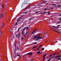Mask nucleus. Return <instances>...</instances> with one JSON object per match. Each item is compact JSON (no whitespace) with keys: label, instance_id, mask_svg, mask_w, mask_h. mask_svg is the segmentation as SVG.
<instances>
[{"label":"nucleus","instance_id":"f704fd0d","mask_svg":"<svg viewBox=\"0 0 61 61\" xmlns=\"http://www.w3.org/2000/svg\"><path fill=\"white\" fill-rule=\"evenodd\" d=\"M56 28H59V27H56Z\"/></svg>","mask_w":61,"mask_h":61},{"label":"nucleus","instance_id":"37998d69","mask_svg":"<svg viewBox=\"0 0 61 61\" xmlns=\"http://www.w3.org/2000/svg\"><path fill=\"white\" fill-rule=\"evenodd\" d=\"M36 14H37V13H38V12H36Z\"/></svg>","mask_w":61,"mask_h":61},{"label":"nucleus","instance_id":"9b49d317","mask_svg":"<svg viewBox=\"0 0 61 61\" xmlns=\"http://www.w3.org/2000/svg\"><path fill=\"white\" fill-rule=\"evenodd\" d=\"M17 56H19V57H20V55L17 54Z\"/></svg>","mask_w":61,"mask_h":61},{"label":"nucleus","instance_id":"f03ea898","mask_svg":"<svg viewBox=\"0 0 61 61\" xmlns=\"http://www.w3.org/2000/svg\"><path fill=\"white\" fill-rule=\"evenodd\" d=\"M37 29H36L35 30L33 31L31 34L32 36H33L34 35V32L35 33H36V31H37Z\"/></svg>","mask_w":61,"mask_h":61},{"label":"nucleus","instance_id":"052dcab7","mask_svg":"<svg viewBox=\"0 0 61 61\" xmlns=\"http://www.w3.org/2000/svg\"><path fill=\"white\" fill-rule=\"evenodd\" d=\"M51 9H53V8H51Z\"/></svg>","mask_w":61,"mask_h":61},{"label":"nucleus","instance_id":"338daca9","mask_svg":"<svg viewBox=\"0 0 61 61\" xmlns=\"http://www.w3.org/2000/svg\"><path fill=\"white\" fill-rule=\"evenodd\" d=\"M10 32L11 33H12V31H10Z\"/></svg>","mask_w":61,"mask_h":61},{"label":"nucleus","instance_id":"49530a36","mask_svg":"<svg viewBox=\"0 0 61 61\" xmlns=\"http://www.w3.org/2000/svg\"><path fill=\"white\" fill-rule=\"evenodd\" d=\"M20 28H19V29H18V30H19V29H20Z\"/></svg>","mask_w":61,"mask_h":61},{"label":"nucleus","instance_id":"09e8293b","mask_svg":"<svg viewBox=\"0 0 61 61\" xmlns=\"http://www.w3.org/2000/svg\"><path fill=\"white\" fill-rule=\"evenodd\" d=\"M54 58H56V59H57V58H56V57H54Z\"/></svg>","mask_w":61,"mask_h":61},{"label":"nucleus","instance_id":"4d7b16f0","mask_svg":"<svg viewBox=\"0 0 61 61\" xmlns=\"http://www.w3.org/2000/svg\"><path fill=\"white\" fill-rule=\"evenodd\" d=\"M16 37H17V35H16Z\"/></svg>","mask_w":61,"mask_h":61},{"label":"nucleus","instance_id":"5fc2aeb1","mask_svg":"<svg viewBox=\"0 0 61 61\" xmlns=\"http://www.w3.org/2000/svg\"><path fill=\"white\" fill-rule=\"evenodd\" d=\"M40 46L39 47V48H40Z\"/></svg>","mask_w":61,"mask_h":61},{"label":"nucleus","instance_id":"1a4fd4ad","mask_svg":"<svg viewBox=\"0 0 61 61\" xmlns=\"http://www.w3.org/2000/svg\"><path fill=\"white\" fill-rule=\"evenodd\" d=\"M37 54H40V51H38L37 52Z\"/></svg>","mask_w":61,"mask_h":61},{"label":"nucleus","instance_id":"2eb2a0df","mask_svg":"<svg viewBox=\"0 0 61 61\" xmlns=\"http://www.w3.org/2000/svg\"><path fill=\"white\" fill-rule=\"evenodd\" d=\"M41 50H44V48H42V49Z\"/></svg>","mask_w":61,"mask_h":61},{"label":"nucleus","instance_id":"b1692460","mask_svg":"<svg viewBox=\"0 0 61 61\" xmlns=\"http://www.w3.org/2000/svg\"><path fill=\"white\" fill-rule=\"evenodd\" d=\"M24 4H25V3H23L22 4V5H24Z\"/></svg>","mask_w":61,"mask_h":61},{"label":"nucleus","instance_id":"680f3d73","mask_svg":"<svg viewBox=\"0 0 61 61\" xmlns=\"http://www.w3.org/2000/svg\"><path fill=\"white\" fill-rule=\"evenodd\" d=\"M58 24H59V23H60V22H58Z\"/></svg>","mask_w":61,"mask_h":61},{"label":"nucleus","instance_id":"de8ad7c7","mask_svg":"<svg viewBox=\"0 0 61 61\" xmlns=\"http://www.w3.org/2000/svg\"><path fill=\"white\" fill-rule=\"evenodd\" d=\"M26 36H25V37H26Z\"/></svg>","mask_w":61,"mask_h":61},{"label":"nucleus","instance_id":"f8f14e48","mask_svg":"<svg viewBox=\"0 0 61 61\" xmlns=\"http://www.w3.org/2000/svg\"><path fill=\"white\" fill-rule=\"evenodd\" d=\"M33 44H37V42H34L33 43Z\"/></svg>","mask_w":61,"mask_h":61},{"label":"nucleus","instance_id":"6ab92c4d","mask_svg":"<svg viewBox=\"0 0 61 61\" xmlns=\"http://www.w3.org/2000/svg\"><path fill=\"white\" fill-rule=\"evenodd\" d=\"M53 5H55L54 6H55L56 4H53Z\"/></svg>","mask_w":61,"mask_h":61},{"label":"nucleus","instance_id":"4c0bfd02","mask_svg":"<svg viewBox=\"0 0 61 61\" xmlns=\"http://www.w3.org/2000/svg\"><path fill=\"white\" fill-rule=\"evenodd\" d=\"M60 6H61L60 5H59V6H58V7H60Z\"/></svg>","mask_w":61,"mask_h":61},{"label":"nucleus","instance_id":"7ed1b4c3","mask_svg":"<svg viewBox=\"0 0 61 61\" xmlns=\"http://www.w3.org/2000/svg\"><path fill=\"white\" fill-rule=\"evenodd\" d=\"M24 31H25L24 30H23L22 32V35H23V36H25V34H25V33Z\"/></svg>","mask_w":61,"mask_h":61},{"label":"nucleus","instance_id":"f3484780","mask_svg":"<svg viewBox=\"0 0 61 61\" xmlns=\"http://www.w3.org/2000/svg\"><path fill=\"white\" fill-rule=\"evenodd\" d=\"M43 33V34H44V35H46V32L45 33L44 32Z\"/></svg>","mask_w":61,"mask_h":61},{"label":"nucleus","instance_id":"79ce46f5","mask_svg":"<svg viewBox=\"0 0 61 61\" xmlns=\"http://www.w3.org/2000/svg\"><path fill=\"white\" fill-rule=\"evenodd\" d=\"M37 50H39V49H38V48H37Z\"/></svg>","mask_w":61,"mask_h":61},{"label":"nucleus","instance_id":"e433bc0d","mask_svg":"<svg viewBox=\"0 0 61 61\" xmlns=\"http://www.w3.org/2000/svg\"><path fill=\"white\" fill-rule=\"evenodd\" d=\"M55 31V32H58V31H55Z\"/></svg>","mask_w":61,"mask_h":61},{"label":"nucleus","instance_id":"393cba45","mask_svg":"<svg viewBox=\"0 0 61 61\" xmlns=\"http://www.w3.org/2000/svg\"><path fill=\"white\" fill-rule=\"evenodd\" d=\"M50 12L49 11H48V14H50Z\"/></svg>","mask_w":61,"mask_h":61},{"label":"nucleus","instance_id":"3c124183","mask_svg":"<svg viewBox=\"0 0 61 61\" xmlns=\"http://www.w3.org/2000/svg\"><path fill=\"white\" fill-rule=\"evenodd\" d=\"M16 45V44H15V45H14L15 46Z\"/></svg>","mask_w":61,"mask_h":61},{"label":"nucleus","instance_id":"0e129e2a","mask_svg":"<svg viewBox=\"0 0 61 61\" xmlns=\"http://www.w3.org/2000/svg\"><path fill=\"white\" fill-rule=\"evenodd\" d=\"M19 31V30H17V31Z\"/></svg>","mask_w":61,"mask_h":61},{"label":"nucleus","instance_id":"774afa93","mask_svg":"<svg viewBox=\"0 0 61 61\" xmlns=\"http://www.w3.org/2000/svg\"><path fill=\"white\" fill-rule=\"evenodd\" d=\"M60 16H61V15H60Z\"/></svg>","mask_w":61,"mask_h":61},{"label":"nucleus","instance_id":"58836bf2","mask_svg":"<svg viewBox=\"0 0 61 61\" xmlns=\"http://www.w3.org/2000/svg\"><path fill=\"white\" fill-rule=\"evenodd\" d=\"M50 57H51V56H52V55H51V56H50Z\"/></svg>","mask_w":61,"mask_h":61},{"label":"nucleus","instance_id":"a211bd4d","mask_svg":"<svg viewBox=\"0 0 61 61\" xmlns=\"http://www.w3.org/2000/svg\"><path fill=\"white\" fill-rule=\"evenodd\" d=\"M46 56V55H44V56H43V57H45Z\"/></svg>","mask_w":61,"mask_h":61},{"label":"nucleus","instance_id":"aec40b11","mask_svg":"<svg viewBox=\"0 0 61 61\" xmlns=\"http://www.w3.org/2000/svg\"><path fill=\"white\" fill-rule=\"evenodd\" d=\"M45 57H43V60H45Z\"/></svg>","mask_w":61,"mask_h":61},{"label":"nucleus","instance_id":"2f4dec72","mask_svg":"<svg viewBox=\"0 0 61 61\" xmlns=\"http://www.w3.org/2000/svg\"><path fill=\"white\" fill-rule=\"evenodd\" d=\"M47 9H44V10H46Z\"/></svg>","mask_w":61,"mask_h":61},{"label":"nucleus","instance_id":"39448f33","mask_svg":"<svg viewBox=\"0 0 61 61\" xmlns=\"http://www.w3.org/2000/svg\"><path fill=\"white\" fill-rule=\"evenodd\" d=\"M29 31H26V32L25 33V35H27L29 33Z\"/></svg>","mask_w":61,"mask_h":61},{"label":"nucleus","instance_id":"4be33fe9","mask_svg":"<svg viewBox=\"0 0 61 61\" xmlns=\"http://www.w3.org/2000/svg\"><path fill=\"white\" fill-rule=\"evenodd\" d=\"M29 7H30V6H29L28 7H27V8H26V9H27V8H29Z\"/></svg>","mask_w":61,"mask_h":61},{"label":"nucleus","instance_id":"ea45409f","mask_svg":"<svg viewBox=\"0 0 61 61\" xmlns=\"http://www.w3.org/2000/svg\"><path fill=\"white\" fill-rule=\"evenodd\" d=\"M56 54H55V53H54L53 54V55H55Z\"/></svg>","mask_w":61,"mask_h":61},{"label":"nucleus","instance_id":"13d9d810","mask_svg":"<svg viewBox=\"0 0 61 61\" xmlns=\"http://www.w3.org/2000/svg\"><path fill=\"white\" fill-rule=\"evenodd\" d=\"M47 41H46L45 42H47Z\"/></svg>","mask_w":61,"mask_h":61},{"label":"nucleus","instance_id":"412c9836","mask_svg":"<svg viewBox=\"0 0 61 61\" xmlns=\"http://www.w3.org/2000/svg\"><path fill=\"white\" fill-rule=\"evenodd\" d=\"M57 59L58 60H61V59H59V58H58Z\"/></svg>","mask_w":61,"mask_h":61},{"label":"nucleus","instance_id":"c03bdc74","mask_svg":"<svg viewBox=\"0 0 61 61\" xmlns=\"http://www.w3.org/2000/svg\"><path fill=\"white\" fill-rule=\"evenodd\" d=\"M20 37V36H18V37Z\"/></svg>","mask_w":61,"mask_h":61},{"label":"nucleus","instance_id":"423d86ee","mask_svg":"<svg viewBox=\"0 0 61 61\" xmlns=\"http://www.w3.org/2000/svg\"><path fill=\"white\" fill-rule=\"evenodd\" d=\"M4 23L3 22L2 24V26H1V28H3V26H4Z\"/></svg>","mask_w":61,"mask_h":61},{"label":"nucleus","instance_id":"473e14b6","mask_svg":"<svg viewBox=\"0 0 61 61\" xmlns=\"http://www.w3.org/2000/svg\"><path fill=\"white\" fill-rule=\"evenodd\" d=\"M53 27H54V28L56 27V26H53Z\"/></svg>","mask_w":61,"mask_h":61},{"label":"nucleus","instance_id":"e2e57ef3","mask_svg":"<svg viewBox=\"0 0 61 61\" xmlns=\"http://www.w3.org/2000/svg\"><path fill=\"white\" fill-rule=\"evenodd\" d=\"M48 61H49V60H48Z\"/></svg>","mask_w":61,"mask_h":61},{"label":"nucleus","instance_id":"6e6d98bb","mask_svg":"<svg viewBox=\"0 0 61 61\" xmlns=\"http://www.w3.org/2000/svg\"><path fill=\"white\" fill-rule=\"evenodd\" d=\"M58 33H60V32H57Z\"/></svg>","mask_w":61,"mask_h":61},{"label":"nucleus","instance_id":"72a5a7b5","mask_svg":"<svg viewBox=\"0 0 61 61\" xmlns=\"http://www.w3.org/2000/svg\"><path fill=\"white\" fill-rule=\"evenodd\" d=\"M17 49H18H18H19V48L18 47H17Z\"/></svg>","mask_w":61,"mask_h":61},{"label":"nucleus","instance_id":"c85d7f7f","mask_svg":"<svg viewBox=\"0 0 61 61\" xmlns=\"http://www.w3.org/2000/svg\"><path fill=\"white\" fill-rule=\"evenodd\" d=\"M35 48V47H32V48Z\"/></svg>","mask_w":61,"mask_h":61},{"label":"nucleus","instance_id":"c756f323","mask_svg":"<svg viewBox=\"0 0 61 61\" xmlns=\"http://www.w3.org/2000/svg\"><path fill=\"white\" fill-rule=\"evenodd\" d=\"M60 26V25H57V26Z\"/></svg>","mask_w":61,"mask_h":61},{"label":"nucleus","instance_id":"a878e982","mask_svg":"<svg viewBox=\"0 0 61 61\" xmlns=\"http://www.w3.org/2000/svg\"><path fill=\"white\" fill-rule=\"evenodd\" d=\"M21 39H22V40H23V38L22 37L21 38Z\"/></svg>","mask_w":61,"mask_h":61},{"label":"nucleus","instance_id":"6e6552de","mask_svg":"<svg viewBox=\"0 0 61 61\" xmlns=\"http://www.w3.org/2000/svg\"><path fill=\"white\" fill-rule=\"evenodd\" d=\"M56 56V57H61V56Z\"/></svg>","mask_w":61,"mask_h":61},{"label":"nucleus","instance_id":"c9c22d12","mask_svg":"<svg viewBox=\"0 0 61 61\" xmlns=\"http://www.w3.org/2000/svg\"><path fill=\"white\" fill-rule=\"evenodd\" d=\"M17 23H16L15 24V25H17Z\"/></svg>","mask_w":61,"mask_h":61},{"label":"nucleus","instance_id":"bf43d9fd","mask_svg":"<svg viewBox=\"0 0 61 61\" xmlns=\"http://www.w3.org/2000/svg\"><path fill=\"white\" fill-rule=\"evenodd\" d=\"M15 50H16V47H15Z\"/></svg>","mask_w":61,"mask_h":61},{"label":"nucleus","instance_id":"603ef678","mask_svg":"<svg viewBox=\"0 0 61 61\" xmlns=\"http://www.w3.org/2000/svg\"><path fill=\"white\" fill-rule=\"evenodd\" d=\"M35 47V48H36V47H37V46H36Z\"/></svg>","mask_w":61,"mask_h":61},{"label":"nucleus","instance_id":"a19ab883","mask_svg":"<svg viewBox=\"0 0 61 61\" xmlns=\"http://www.w3.org/2000/svg\"><path fill=\"white\" fill-rule=\"evenodd\" d=\"M1 17H3V15H1Z\"/></svg>","mask_w":61,"mask_h":61},{"label":"nucleus","instance_id":"ddd939ff","mask_svg":"<svg viewBox=\"0 0 61 61\" xmlns=\"http://www.w3.org/2000/svg\"><path fill=\"white\" fill-rule=\"evenodd\" d=\"M1 30H0V36H1Z\"/></svg>","mask_w":61,"mask_h":61},{"label":"nucleus","instance_id":"8fccbe9b","mask_svg":"<svg viewBox=\"0 0 61 61\" xmlns=\"http://www.w3.org/2000/svg\"><path fill=\"white\" fill-rule=\"evenodd\" d=\"M32 20V18H30V20Z\"/></svg>","mask_w":61,"mask_h":61},{"label":"nucleus","instance_id":"dca6fc26","mask_svg":"<svg viewBox=\"0 0 61 61\" xmlns=\"http://www.w3.org/2000/svg\"><path fill=\"white\" fill-rule=\"evenodd\" d=\"M53 57V56H52V57L50 59V60H51V59H52V57Z\"/></svg>","mask_w":61,"mask_h":61},{"label":"nucleus","instance_id":"20e7f679","mask_svg":"<svg viewBox=\"0 0 61 61\" xmlns=\"http://www.w3.org/2000/svg\"><path fill=\"white\" fill-rule=\"evenodd\" d=\"M28 29V28H27V27H26L24 28L23 30H27Z\"/></svg>","mask_w":61,"mask_h":61},{"label":"nucleus","instance_id":"bb28decb","mask_svg":"<svg viewBox=\"0 0 61 61\" xmlns=\"http://www.w3.org/2000/svg\"><path fill=\"white\" fill-rule=\"evenodd\" d=\"M26 55H28V54H25V56H26Z\"/></svg>","mask_w":61,"mask_h":61},{"label":"nucleus","instance_id":"a18cd8bd","mask_svg":"<svg viewBox=\"0 0 61 61\" xmlns=\"http://www.w3.org/2000/svg\"><path fill=\"white\" fill-rule=\"evenodd\" d=\"M41 46H42V45H41L40 46V47H41Z\"/></svg>","mask_w":61,"mask_h":61},{"label":"nucleus","instance_id":"cd10ccee","mask_svg":"<svg viewBox=\"0 0 61 61\" xmlns=\"http://www.w3.org/2000/svg\"><path fill=\"white\" fill-rule=\"evenodd\" d=\"M22 13H25V14H26V12H23Z\"/></svg>","mask_w":61,"mask_h":61},{"label":"nucleus","instance_id":"f257e3e1","mask_svg":"<svg viewBox=\"0 0 61 61\" xmlns=\"http://www.w3.org/2000/svg\"><path fill=\"white\" fill-rule=\"evenodd\" d=\"M40 35H41L40 34H38L36 36L34 37V40L36 41H38V40L40 39V38H42V37H41Z\"/></svg>","mask_w":61,"mask_h":61},{"label":"nucleus","instance_id":"4468645a","mask_svg":"<svg viewBox=\"0 0 61 61\" xmlns=\"http://www.w3.org/2000/svg\"><path fill=\"white\" fill-rule=\"evenodd\" d=\"M20 18H19L17 20V21L18 22L19 20V19Z\"/></svg>","mask_w":61,"mask_h":61},{"label":"nucleus","instance_id":"864d4df0","mask_svg":"<svg viewBox=\"0 0 61 61\" xmlns=\"http://www.w3.org/2000/svg\"><path fill=\"white\" fill-rule=\"evenodd\" d=\"M34 51H36V49L34 50Z\"/></svg>","mask_w":61,"mask_h":61},{"label":"nucleus","instance_id":"5701e85b","mask_svg":"<svg viewBox=\"0 0 61 61\" xmlns=\"http://www.w3.org/2000/svg\"><path fill=\"white\" fill-rule=\"evenodd\" d=\"M2 7L3 8H4V5H2Z\"/></svg>","mask_w":61,"mask_h":61},{"label":"nucleus","instance_id":"0eeeda50","mask_svg":"<svg viewBox=\"0 0 61 61\" xmlns=\"http://www.w3.org/2000/svg\"><path fill=\"white\" fill-rule=\"evenodd\" d=\"M28 55H32V53H28Z\"/></svg>","mask_w":61,"mask_h":61},{"label":"nucleus","instance_id":"9d476101","mask_svg":"<svg viewBox=\"0 0 61 61\" xmlns=\"http://www.w3.org/2000/svg\"><path fill=\"white\" fill-rule=\"evenodd\" d=\"M47 13L46 12H45L43 13H41V14H45V13Z\"/></svg>","mask_w":61,"mask_h":61},{"label":"nucleus","instance_id":"7c9ffc66","mask_svg":"<svg viewBox=\"0 0 61 61\" xmlns=\"http://www.w3.org/2000/svg\"><path fill=\"white\" fill-rule=\"evenodd\" d=\"M20 36V33H19L18 34V36Z\"/></svg>","mask_w":61,"mask_h":61},{"label":"nucleus","instance_id":"69168bd1","mask_svg":"<svg viewBox=\"0 0 61 61\" xmlns=\"http://www.w3.org/2000/svg\"><path fill=\"white\" fill-rule=\"evenodd\" d=\"M47 4H46V5H47Z\"/></svg>","mask_w":61,"mask_h":61}]
</instances>
